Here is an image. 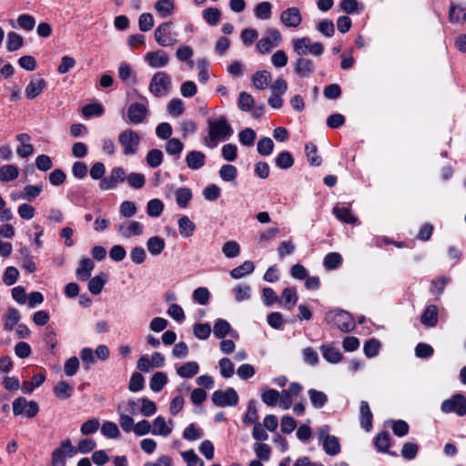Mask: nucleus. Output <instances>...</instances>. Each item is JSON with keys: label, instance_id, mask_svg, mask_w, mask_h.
<instances>
[{"label": "nucleus", "instance_id": "obj_1", "mask_svg": "<svg viewBox=\"0 0 466 466\" xmlns=\"http://www.w3.org/2000/svg\"><path fill=\"white\" fill-rule=\"evenodd\" d=\"M208 132L205 137V144L209 148H214L220 141L226 140L232 134V128L225 116L208 120Z\"/></svg>", "mask_w": 466, "mask_h": 466}, {"label": "nucleus", "instance_id": "obj_2", "mask_svg": "<svg viewBox=\"0 0 466 466\" xmlns=\"http://www.w3.org/2000/svg\"><path fill=\"white\" fill-rule=\"evenodd\" d=\"M325 321L342 332H350L355 327L351 316L341 309L329 311L325 316Z\"/></svg>", "mask_w": 466, "mask_h": 466}, {"label": "nucleus", "instance_id": "obj_3", "mask_svg": "<svg viewBox=\"0 0 466 466\" xmlns=\"http://www.w3.org/2000/svg\"><path fill=\"white\" fill-rule=\"evenodd\" d=\"M171 78L165 72H157L153 76L149 84V91L156 97H162L171 90Z\"/></svg>", "mask_w": 466, "mask_h": 466}, {"label": "nucleus", "instance_id": "obj_4", "mask_svg": "<svg viewBox=\"0 0 466 466\" xmlns=\"http://www.w3.org/2000/svg\"><path fill=\"white\" fill-rule=\"evenodd\" d=\"M292 46L294 51L300 56H306L308 53L319 56L323 53L324 49L322 44L319 42L312 43L309 37L294 38L292 40Z\"/></svg>", "mask_w": 466, "mask_h": 466}, {"label": "nucleus", "instance_id": "obj_5", "mask_svg": "<svg viewBox=\"0 0 466 466\" xmlns=\"http://www.w3.org/2000/svg\"><path fill=\"white\" fill-rule=\"evenodd\" d=\"M154 37L164 47L174 46L177 42V35L173 32V23L170 21L159 25L154 32Z\"/></svg>", "mask_w": 466, "mask_h": 466}, {"label": "nucleus", "instance_id": "obj_6", "mask_svg": "<svg viewBox=\"0 0 466 466\" xmlns=\"http://www.w3.org/2000/svg\"><path fill=\"white\" fill-rule=\"evenodd\" d=\"M319 438L324 451L335 456L340 451V445L337 437L329 435V427L325 425L318 429Z\"/></svg>", "mask_w": 466, "mask_h": 466}, {"label": "nucleus", "instance_id": "obj_7", "mask_svg": "<svg viewBox=\"0 0 466 466\" xmlns=\"http://www.w3.org/2000/svg\"><path fill=\"white\" fill-rule=\"evenodd\" d=\"M118 142L123 147L125 156L135 155L138 150L140 137L132 129H126L118 135Z\"/></svg>", "mask_w": 466, "mask_h": 466}, {"label": "nucleus", "instance_id": "obj_8", "mask_svg": "<svg viewBox=\"0 0 466 466\" xmlns=\"http://www.w3.org/2000/svg\"><path fill=\"white\" fill-rule=\"evenodd\" d=\"M281 35L278 29L270 28L266 31V35L258 41L256 49L260 54H268L274 47L279 46Z\"/></svg>", "mask_w": 466, "mask_h": 466}, {"label": "nucleus", "instance_id": "obj_9", "mask_svg": "<svg viewBox=\"0 0 466 466\" xmlns=\"http://www.w3.org/2000/svg\"><path fill=\"white\" fill-rule=\"evenodd\" d=\"M238 106L241 111L251 112L254 117H260L265 111V106L255 105V100L252 96L247 92H241L238 96Z\"/></svg>", "mask_w": 466, "mask_h": 466}, {"label": "nucleus", "instance_id": "obj_10", "mask_svg": "<svg viewBox=\"0 0 466 466\" xmlns=\"http://www.w3.org/2000/svg\"><path fill=\"white\" fill-rule=\"evenodd\" d=\"M12 408L15 416L25 413L30 419L35 417L39 411L38 404L35 401H27L24 397L15 399L13 401Z\"/></svg>", "mask_w": 466, "mask_h": 466}, {"label": "nucleus", "instance_id": "obj_11", "mask_svg": "<svg viewBox=\"0 0 466 466\" xmlns=\"http://www.w3.org/2000/svg\"><path fill=\"white\" fill-rule=\"evenodd\" d=\"M77 450L75 446L72 445L70 440L64 441L61 445L53 451L52 452V464L62 465L66 464V457H73L76 454Z\"/></svg>", "mask_w": 466, "mask_h": 466}, {"label": "nucleus", "instance_id": "obj_12", "mask_svg": "<svg viewBox=\"0 0 466 466\" xmlns=\"http://www.w3.org/2000/svg\"><path fill=\"white\" fill-rule=\"evenodd\" d=\"M441 410L446 413L455 412L460 416L466 414V399L461 394H456L441 404Z\"/></svg>", "mask_w": 466, "mask_h": 466}, {"label": "nucleus", "instance_id": "obj_13", "mask_svg": "<svg viewBox=\"0 0 466 466\" xmlns=\"http://www.w3.org/2000/svg\"><path fill=\"white\" fill-rule=\"evenodd\" d=\"M211 399L213 403L219 407L236 406L238 401V394L232 388H229L225 391H214Z\"/></svg>", "mask_w": 466, "mask_h": 466}, {"label": "nucleus", "instance_id": "obj_14", "mask_svg": "<svg viewBox=\"0 0 466 466\" xmlns=\"http://www.w3.org/2000/svg\"><path fill=\"white\" fill-rule=\"evenodd\" d=\"M127 174L124 168L117 167H114L110 175L106 177H104L100 181V188L102 190H110L116 187L118 183H121L126 180Z\"/></svg>", "mask_w": 466, "mask_h": 466}, {"label": "nucleus", "instance_id": "obj_15", "mask_svg": "<svg viewBox=\"0 0 466 466\" xmlns=\"http://www.w3.org/2000/svg\"><path fill=\"white\" fill-rule=\"evenodd\" d=\"M148 114V110L146 106L140 103H132L127 108V118L132 124L142 123Z\"/></svg>", "mask_w": 466, "mask_h": 466}, {"label": "nucleus", "instance_id": "obj_16", "mask_svg": "<svg viewBox=\"0 0 466 466\" xmlns=\"http://www.w3.org/2000/svg\"><path fill=\"white\" fill-rule=\"evenodd\" d=\"M152 431L151 433L153 435H158L163 437H167L171 434L174 427V422L172 420L168 421L162 416H157L151 425Z\"/></svg>", "mask_w": 466, "mask_h": 466}, {"label": "nucleus", "instance_id": "obj_17", "mask_svg": "<svg viewBox=\"0 0 466 466\" xmlns=\"http://www.w3.org/2000/svg\"><path fill=\"white\" fill-rule=\"evenodd\" d=\"M117 232L125 238L143 234V225L138 221H126L117 226Z\"/></svg>", "mask_w": 466, "mask_h": 466}, {"label": "nucleus", "instance_id": "obj_18", "mask_svg": "<svg viewBox=\"0 0 466 466\" xmlns=\"http://www.w3.org/2000/svg\"><path fill=\"white\" fill-rule=\"evenodd\" d=\"M280 20L288 27H297L300 25L302 17L299 8L289 7L281 13Z\"/></svg>", "mask_w": 466, "mask_h": 466}, {"label": "nucleus", "instance_id": "obj_19", "mask_svg": "<svg viewBox=\"0 0 466 466\" xmlns=\"http://www.w3.org/2000/svg\"><path fill=\"white\" fill-rule=\"evenodd\" d=\"M146 61L153 68H160L166 66L169 62L167 54L164 51L158 50L154 52H148L145 56Z\"/></svg>", "mask_w": 466, "mask_h": 466}, {"label": "nucleus", "instance_id": "obj_20", "mask_svg": "<svg viewBox=\"0 0 466 466\" xmlns=\"http://www.w3.org/2000/svg\"><path fill=\"white\" fill-rule=\"evenodd\" d=\"M46 86V82L44 78L33 77L25 89V96L28 99H34L43 92Z\"/></svg>", "mask_w": 466, "mask_h": 466}, {"label": "nucleus", "instance_id": "obj_21", "mask_svg": "<svg viewBox=\"0 0 466 466\" xmlns=\"http://www.w3.org/2000/svg\"><path fill=\"white\" fill-rule=\"evenodd\" d=\"M206 156L203 152L198 150L190 151L186 157V163L188 168L197 170L204 167Z\"/></svg>", "mask_w": 466, "mask_h": 466}, {"label": "nucleus", "instance_id": "obj_22", "mask_svg": "<svg viewBox=\"0 0 466 466\" xmlns=\"http://www.w3.org/2000/svg\"><path fill=\"white\" fill-rule=\"evenodd\" d=\"M94 262L89 258H82L80 261V266L76 272V278L79 280H87L91 276V272L94 269Z\"/></svg>", "mask_w": 466, "mask_h": 466}, {"label": "nucleus", "instance_id": "obj_23", "mask_svg": "<svg viewBox=\"0 0 466 466\" xmlns=\"http://www.w3.org/2000/svg\"><path fill=\"white\" fill-rule=\"evenodd\" d=\"M255 87L258 90L266 89L272 80L271 74L267 70L258 71L252 77Z\"/></svg>", "mask_w": 466, "mask_h": 466}, {"label": "nucleus", "instance_id": "obj_24", "mask_svg": "<svg viewBox=\"0 0 466 466\" xmlns=\"http://www.w3.org/2000/svg\"><path fill=\"white\" fill-rule=\"evenodd\" d=\"M53 391L59 400H66L73 395L74 388L66 381L60 380L55 385Z\"/></svg>", "mask_w": 466, "mask_h": 466}, {"label": "nucleus", "instance_id": "obj_25", "mask_svg": "<svg viewBox=\"0 0 466 466\" xmlns=\"http://www.w3.org/2000/svg\"><path fill=\"white\" fill-rule=\"evenodd\" d=\"M422 324L428 327H434L438 322V308L435 305H430L420 317Z\"/></svg>", "mask_w": 466, "mask_h": 466}, {"label": "nucleus", "instance_id": "obj_26", "mask_svg": "<svg viewBox=\"0 0 466 466\" xmlns=\"http://www.w3.org/2000/svg\"><path fill=\"white\" fill-rule=\"evenodd\" d=\"M174 8V0H158L155 3V9L162 18L171 15Z\"/></svg>", "mask_w": 466, "mask_h": 466}, {"label": "nucleus", "instance_id": "obj_27", "mask_svg": "<svg viewBox=\"0 0 466 466\" xmlns=\"http://www.w3.org/2000/svg\"><path fill=\"white\" fill-rule=\"evenodd\" d=\"M360 412L361 427L366 431H370L372 426V413L367 401L360 402Z\"/></svg>", "mask_w": 466, "mask_h": 466}, {"label": "nucleus", "instance_id": "obj_28", "mask_svg": "<svg viewBox=\"0 0 466 466\" xmlns=\"http://www.w3.org/2000/svg\"><path fill=\"white\" fill-rule=\"evenodd\" d=\"M19 169L15 165H4L0 167V181L9 182L17 178Z\"/></svg>", "mask_w": 466, "mask_h": 466}, {"label": "nucleus", "instance_id": "obj_29", "mask_svg": "<svg viewBox=\"0 0 466 466\" xmlns=\"http://www.w3.org/2000/svg\"><path fill=\"white\" fill-rule=\"evenodd\" d=\"M147 248L151 255L157 256L165 248V240L158 236L151 237L147 241Z\"/></svg>", "mask_w": 466, "mask_h": 466}, {"label": "nucleus", "instance_id": "obj_30", "mask_svg": "<svg viewBox=\"0 0 466 466\" xmlns=\"http://www.w3.org/2000/svg\"><path fill=\"white\" fill-rule=\"evenodd\" d=\"M20 320V313L15 308H9L5 316V329L11 331Z\"/></svg>", "mask_w": 466, "mask_h": 466}, {"label": "nucleus", "instance_id": "obj_31", "mask_svg": "<svg viewBox=\"0 0 466 466\" xmlns=\"http://www.w3.org/2000/svg\"><path fill=\"white\" fill-rule=\"evenodd\" d=\"M310 402L315 409L322 408L328 401V396L319 390L310 389L308 391Z\"/></svg>", "mask_w": 466, "mask_h": 466}, {"label": "nucleus", "instance_id": "obj_32", "mask_svg": "<svg viewBox=\"0 0 466 466\" xmlns=\"http://www.w3.org/2000/svg\"><path fill=\"white\" fill-rule=\"evenodd\" d=\"M254 269H255V266H254L253 262L247 260L240 266L233 268L230 271V276L235 279H238L248 274L252 273L254 271Z\"/></svg>", "mask_w": 466, "mask_h": 466}, {"label": "nucleus", "instance_id": "obj_33", "mask_svg": "<svg viewBox=\"0 0 466 466\" xmlns=\"http://www.w3.org/2000/svg\"><path fill=\"white\" fill-rule=\"evenodd\" d=\"M323 358L330 363H338L341 360V353L339 350L332 346L322 345L320 347Z\"/></svg>", "mask_w": 466, "mask_h": 466}, {"label": "nucleus", "instance_id": "obj_34", "mask_svg": "<svg viewBox=\"0 0 466 466\" xmlns=\"http://www.w3.org/2000/svg\"><path fill=\"white\" fill-rule=\"evenodd\" d=\"M198 364L195 361L185 363L177 369V373L182 378H192L198 372Z\"/></svg>", "mask_w": 466, "mask_h": 466}, {"label": "nucleus", "instance_id": "obj_35", "mask_svg": "<svg viewBox=\"0 0 466 466\" xmlns=\"http://www.w3.org/2000/svg\"><path fill=\"white\" fill-rule=\"evenodd\" d=\"M313 70L314 66L310 59L300 57L297 61L295 71L301 76H308Z\"/></svg>", "mask_w": 466, "mask_h": 466}, {"label": "nucleus", "instance_id": "obj_36", "mask_svg": "<svg viewBox=\"0 0 466 466\" xmlns=\"http://www.w3.org/2000/svg\"><path fill=\"white\" fill-rule=\"evenodd\" d=\"M118 76L124 82L131 81L132 84L137 82L136 75L134 74L130 65L126 62L119 65Z\"/></svg>", "mask_w": 466, "mask_h": 466}, {"label": "nucleus", "instance_id": "obj_37", "mask_svg": "<svg viewBox=\"0 0 466 466\" xmlns=\"http://www.w3.org/2000/svg\"><path fill=\"white\" fill-rule=\"evenodd\" d=\"M179 233L184 238H189L195 230V224L187 217L183 216L178 219Z\"/></svg>", "mask_w": 466, "mask_h": 466}, {"label": "nucleus", "instance_id": "obj_38", "mask_svg": "<svg viewBox=\"0 0 466 466\" xmlns=\"http://www.w3.org/2000/svg\"><path fill=\"white\" fill-rule=\"evenodd\" d=\"M24 45L23 37L15 32H9L6 39V48L10 52L20 49Z\"/></svg>", "mask_w": 466, "mask_h": 466}, {"label": "nucleus", "instance_id": "obj_39", "mask_svg": "<svg viewBox=\"0 0 466 466\" xmlns=\"http://www.w3.org/2000/svg\"><path fill=\"white\" fill-rule=\"evenodd\" d=\"M175 195L177 205L182 208H187L192 198V192L187 187H180L177 189Z\"/></svg>", "mask_w": 466, "mask_h": 466}, {"label": "nucleus", "instance_id": "obj_40", "mask_svg": "<svg viewBox=\"0 0 466 466\" xmlns=\"http://www.w3.org/2000/svg\"><path fill=\"white\" fill-rule=\"evenodd\" d=\"M138 401L129 399L122 400L117 405V413H127L128 415H135L137 411Z\"/></svg>", "mask_w": 466, "mask_h": 466}, {"label": "nucleus", "instance_id": "obj_41", "mask_svg": "<svg viewBox=\"0 0 466 466\" xmlns=\"http://www.w3.org/2000/svg\"><path fill=\"white\" fill-rule=\"evenodd\" d=\"M163 153L161 150L154 148L147 152L146 157L147 164L152 167L156 168L159 167L163 162Z\"/></svg>", "mask_w": 466, "mask_h": 466}, {"label": "nucleus", "instance_id": "obj_42", "mask_svg": "<svg viewBox=\"0 0 466 466\" xmlns=\"http://www.w3.org/2000/svg\"><path fill=\"white\" fill-rule=\"evenodd\" d=\"M106 281V277L104 273L92 278L88 283V290L94 295L99 294L102 291Z\"/></svg>", "mask_w": 466, "mask_h": 466}, {"label": "nucleus", "instance_id": "obj_43", "mask_svg": "<svg viewBox=\"0 0 466 466\" xmlns=\"http://www.w3.org/2000/svg\"><path fill=\"white\" fill-rule=\"evenodd\" d=\"M258 414L256 408V400H251L248 402V409L246 411V414L243 418V422L247 425L252 424V423H258Z\"/></svg>", "mask_w": 466, "mask_h": 466}, {"label": "nucleus", "instance_id": "obj_44", "mask_svg": "<svg viewBox=\"0 0 466 466\" xmlns=\"http://www.w3.org/2000/svg\"><path fill=\"white\" fill-rule=\"evenodd\" d=\"M271 4L269 2H261L258 4L254 9L257 18L268 20L271 16Z\"/></svg>", "mask_w": 466, "mask_h": 466}, {"label": "nucleus", "instance_id": "obj_45", "mask_svg": "<svg viewBox=\"0 0 466 466\" xmlns=\"http://www.w3.org/2000/svg\"><path fill=\"white\" fill-rule=\"evenodd\" d=\"M167 382V377L164 372H156L150 381V389L155 391H160Z\"/></svg>", "mask_w": 466, "mask_h": 466}, {"label": "nucleus", "instance_id": "obj_46", "mask_svg": "<svg viewBox=\"0 0 466 466\" xmlns=\"http://www.w3.org/2000/svg\"><path fill=\"white\" fill-rule=\"evenodd\" d=\"M256 132L249 127L241 130L238 134L239 142L246 147H252L256 139Z\"/></svg>", "mask_w": 466, "mask_h": 466}, {"label": "nucleus", "instance_id": "obj_47", "mask_svg": "<svg viewBox=\"0 0 466 466\" xmlns=\"http://www.w3.org/2000/svg\"><path fill=\"white\" fill-rule=\"evenodd\" d=\"M164 209V204L161 200L155 198L147 203V212L149 217L157 218L161 215Z\"/></svg>", "mask_w": 466, "mask_h": 466}, {"label": "nucleus", "instance_id": "obj_48", "mask_svg": "<svg viewBox=\"0 0 466 466\" xmlns=\"http://www.w3.org/2000/svg\"><path fill=\"white\" fill-rule=\"evenodd\" d=\"M230 330H231V327L227 320L218 319L216 321V323L214 325L213 332L217 338L222 339V338L226 337V335L228 333H229Z\"/></svg>", "mask_w": 466, "mask_h": 466}, {"label": "nucleus", "instance_id": "obj_49", "mask_svg": "<svg viewBox=\"0 0 466 466\" xmlns=\"http://www.w3.org/2000/svg\"><path fill=\"white\" fill-rule=\"evenodd\" d=\"M104 113L103 106L98 103L88 104L82 108L85 117L100 116Z\"/></svg>", "mask_w": 466, "mask_h": 466}, {"label": "nucleus", "instance_id": "obj_50", "mask_svg": "<svg viewBox=\"0 0 466 466\" xmlns=\"http://www.w3.org/2000/svg\"><path fill=\"white\" fill-rule=\"evenodd\" d=\"M308 160L312 166H319L321 164V157L317 154V146L313 143L307 144L305 147Z\"/></svg>", "mask_w": 466, "mask_h": 466}, {"label": "nucleus", "instance_id": "obj_51", "mask_svg": "<svg viewBox=\"0 0 466 466\" xmlns=\"http://www.w3.org/2000/svg\"><path fill=\"white\" fill-rule=\"evenodd\" d=\"M233 293L237 301H242L250 298L251 288L247 284H240L233 289Z\"/></svg>", "mask_w": 466, "mask_h": 466}, {"label": "nucleus", "instance_id": "obj_52", "mask_svg": "<svg viewBox=\"0 0 466 466\" xmlns=\"http://www.w3.org/2000/svg\"><path fill=\"white\" fill-rule=\"evenodd\" d=\"M222 252L227 258H236L240 253V247L236 241H227L222 247Z\"/></svg>", "mask_w": 466, "mask_h": 466}, {"label": "nucleus", "instance_id": "obj_53", "mask_svg": "<svg viewBox=\"0 0 466 466\" xmlns=\"http://www.w3.org/2000/svg\"><path fill=\"white\" fill-rule=\"evenodd\" d=\"M333 213L342 222L349 223V224H354L356 222V218H354L350 210L346 208H339L335 207L333 208Z\"/></svg>", "mask_w": 466, "mask_h": 466}, {"label": "nucleus", "instance_id": "obj_54", "mask_svg": "<svg viewBox=\"0 0 466 466\" xmlns=\"http://www.w3.org/2000/svg\"><path fill=\"white\" fill-rule=\"evenodd\" d=\"M181 456L187 462V466H204L202 460L195 453L193 450L181 452Z\"/></svg>", "mask_w": 466, "mask_h": 466}, {"label": "nucleus", "instance_id": "obj_55", "mask_svg": "<svg viewBox=\"0 0 466 466\" xmlns=\"http://www.w3.org/2000/svg\"><path fill=\"white\" fill-rule=\"evenodd\" d=\"M293 157L288 151L281 152L276 158V165L282 169L289 168L293 166Z\"/></svg>", "mask_w": 466, "mask_h": 466}, {"label": "nucleus", "instance_id": "obj_56", "mask_svg": "<svg viewBox=\"0 0 466 466\" xmlns=\"http://www.w3.org/2000/svg\"><path fill=\"white\" fill-rule=\"evenodd\" d=\"M126 179L128 185L136 189L143 187L146 183L145 176L141 173L132 172L127 176Z\"/></svg>", "mask_w": 466, "mask_h": 466}, {"label": "nucleus", "instance_id": "obj_57", "mask_svg": "<svg viewBox=\"0 0 466 466\" xmlns=\"http://www.w3.org/2000/svg\"><path fill=\"white\" fill-rule=\"evenodd\" d=\"M144 383L145 380L142 374L139 372H135L130 378L128 390L132 392L139 391L144 388Z\"/></svg>", "mask_w": 466, "mask_h": 466}, {"label": "nucleus", "instance_id": "obj_58", "mask_svg": "<svg viewBox=\"0 0 466 466\" xmlns=\"http://www.w3.org/2000/svg\"><path fill=\"white\" fill-rule=\"evenodd\" d=\"M341 261V256L339 253L332 252L324 258L323 265L327 269H334L340 265Z\"/></svg>", "mask_w": 466, "mask_h": 466}, {"label": "nucleus", "instance_id": "obj_59", "mask_svg": "<svg viewBox=\"0 0 466 466\" xmlns=\"http://www.w3.org/2000/svg\"><path fill=\"white\" fill-rule=\"evenodd\" d=\"M101 432L104 436L110 439L118 437L120 433L117 425L112 421L104 422L101 427Z\"/></svg>", "mask_w": 466, "mask_h": 466}, {"label": "nucleus", "instance_id": "obj_60", "mask_svg": "<svg viewBox=\"0 0 466 466\" xmlns=\"http://www.w3.org/2000/svg\"><path fill=\"white\" fill-rule=\"evenodd\" d=\"M154 26V18L150 13H143L138 18V27L142 32H147Z\"/></svg>", "mask_w": 466, "mask_h": 466}, {"label": "nucleus", "instance_id": "obj_61", "mask_svg": "<svg viewBox=\"0 0 466 466\" xmlns=\"http://www.w3.org/2000/svg\"><path fill=\"white\" fill-rule=\"evenodd\" d=\"M284 305L288 308L294 306L298 301V296L294 288H286L282 291L281 295Z\"/></svg>", "mask_w": 466, "mask_h": 466}, {"label": "nucleus", "instance_id": "obj_62", "mask_svg": "<svg viewBox=\"0 0 466 466\" xmlns=\"http://www.w3.org/2000/svg\"><path fill=\"white\" fill-rule=\"evenodd\" d=\"M43 190L42 185H28L24 188L22 197L28 201L34 200Z\"/></svg>", "mask_w": 466, "mask_h": 466}, {"label": "nucleus", "instance_id": "obj_63", "mask_svg": "<svg viewBox=\"0 0 466 466\" xmlns=\"http://www.w3.org/2000/svg\"><path fill=\"white\" fill-rule=\"evenodd\" d=\"M183 101L179 98H173L167 105V111L173 116H178L184 112Z\"/></svg>", "mask_w": 466, "mask_h": 466}, {"label": "nucleus", "instance_id": "obj_64", "mask_svg": "<svg viewBox=\"0 0 466 466\" xmlns=\"http://www.w3.org/2000/svg\"><path fill=\"white\" fill-rule=\"evenodd\" d=\"M274 143L269 137H263L258 142V152L261 156H268L273 151Z\"/></svg>", "mask_w": 466, "mask_h": 466}]
</instances>
